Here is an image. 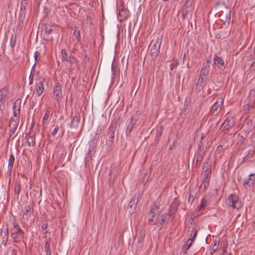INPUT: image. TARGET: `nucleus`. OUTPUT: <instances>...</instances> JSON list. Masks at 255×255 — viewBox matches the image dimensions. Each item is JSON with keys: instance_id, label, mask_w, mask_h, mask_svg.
Masks as SVG:
<instances>
[{"instance_id": "nucleus-48", "label": "nucleus", "mask_w": 255, "mask_h": 255, "mask_svg": "<svg viewBox=\"0 0 255 255\" xmlns=\"http://www.w3.org/2000/svg\"><path fill=\"white\" fill-rule=\"evenodd\" d=\"M52 30V29L51 28V27L49 28V29H47V28H46V31L48 33H50V32Z\"/></svg>"}, {"instance_id": "nucleus-4", "label": "nucleus", "mask_w": 255, "mask_h": 255, "mask_svg": "<svg viewBox=\"0 0 255 255\" xmlns=\"http://www.w3.org/2000/svg\"><path fill=\"white\" fill-rule=\"evenodd\" d=\"M16 107V102H14L13 104V116L14 117H11L9 123V127L10 128L9 134L10 136L12 135L15 130H16V122L15 120V117H16V112L14 110Z\"/></svg>"}, {"instance_id": "nucleus-54", "label": "nucleus", "mask_w": 255, "mask_h": 255, "mask_svg": "<svg viewBox=\"0 0 255 255\" xmlns=\"http://www.w3.org/2000/svg\"><path fill=\"white\" fill-rule=\"evenodd\" d=\"M28 143L29 144V146L31 145L30 141H29V140H28Z\"/></svg>"}, {"instance_id": "nucleus-43", "label": "nucleus", "mask_w": 255, "mask_h": 255, "mask_svg": "<svg viewBox=\"0 0 255 255\" xmlns=\"http://www.w3.org/2000/svg\"><path fill=\"white\" fill-rule=\"evenodd\" d=\"M249 96L250 97H254L255 96V91L254 90H251L249 93Z\"/></svg>"}, {"instance_id": "nucleus-55", "label": "nucleus", "mask_w": 255, "mask_h": 255, "mask_svg": "<svg viewBox=\"0 0 255 255\" xmlns=\"http://www.w3.org/2000/svg\"><path fill=\"white\" fill-rule=\"evenodd\" d=\"M14 190L15 191H16V185L14 186Z\"/></svg>"}, {"instance_id": "nucleus-59", "label": "nucleus", "mask_w": 255, "mask_h": 255, "mask_svg": "<svg viewBox=\"0 0 255 255\" xmlns=\"http://www.w3.org/2000/svg\"><path fill=\"white\" fill-rule=\"evenodd\" d=\"M238 180H239V181H241V179H239V178H238Z\"/></svg>"}, {"instance_id": "nucleus-38", "label": "nucleus", "mask_w": 255, "mask_h": 255, "mask_svg": "<svg viewBox=\"0 0 255 255\" xmlns=\"http://www.w3.org/2000/svg\"><path fill=\"white\" fill-rule=\"evenodd\" d=\"M40 56V53L38 51H35L34 54V57L35 61H36Z\"/></svg>"}, {"instance_id": "nucleus-60", "label": "nucleus", "mask_w": 255, "mask_h": 255, "mask_svg": "<svg viewBox=\"0 0 255 255\" xmlns=\"http://www.w3.org/2000/svg\"><path fill=\"white\" fill-rule=\"evenodd\" d=\"M12 255H16V254L13 253Z\"/></svg>"}, {"instance_id": "nucleus-52", "label": "nucleus", "mask_w": 255, "mask_h": 255, "mask_svg": "<svg viewBox=\"0 0 255 255\" xmlns=\"http://www.w3.org/2000/svg\"><path fill=\"white\" fill-rule=\"evenodd\" d=\"M46 255H51V252L46 251Z\"/></svg>"}, {"instance_id": "nucleus-8", "label": "nucleus", "mask_w": 255, "mask_h": 255, "mask_svg": "<svg viewBox=\"0 0 255 255\" xmlns=\"http://www.w3.org/2000/svg\"><path fill=\"white\" fill-rule=\"evenodd\" d=\"M234 125V119L233 117L227 118L222 124L221 128L222 130L228 129Z\"/></svg>"}, {"instance_id": "nucleus-14", "label": "nucleus", "mask_w": 255, "mask_h": 255, "mask_svg": "<svg viewBox=\"0 0 255 255\" xmlns=\"http://www.w3.org/2000/svg\"><path fill=\"white\" fill-rule=\"evenodd\" d=\"M206 81V78H205L203 77L199 76V78L198 80L196 86V89L198 91H201L203 87L205 86Z\"/></svg>"}, {"instance_id": "nucleus-2", "label": "nucleus", "mask_w": 255, "mask_h": 255, "mask_svg": "<svg viewBox=\"0 0 255 255\" xmlns=\"http://www.w3.org/2000/svg\"><path fill=\"white\" fill-rule=\"evenodd\" d=\"M61 58L62 61L66 66L71 65L72 63L73 57L70 53L67 52L65 49H62L61 51Z\"/></svg>"}, {"instance_id": "nucleus-15", "label": "nucleus", "mask_w": 255, "mask_h": 255, "mask_svg": "<svg viewBox=\"0 0 255 255\" xmlns=\"http://www.w3.org/2000/svg\"><path fill=\"white\" fill-rule=\"evenodd\" d=\"M8 236V232L7 229L4 231H2L1 230L0 232V238H1V243L4 246H5L7 243Z\"/></svg>"}, {"instance_id": "nucleus-10", "label": "nucleus", "mask_w": 255, "mask_h": 255, "mask_svg": "<svg viewBox=\"0 0 255 255\" xmlns=\"http://www.w3.org/2000/svg\"><path fill=\"white\" fill-rule=\"evenodd\" d=\"M128 16V11L123 6L119 9L118 13V17L121 21H123Z\"/></svg>"}, {"instance_id": "nucleus-49", "label": "nucleus", "mask_w": 255, "mask_h": 255, "mask_svg": "<svg viewBox=\"0 0 255 255\" xmlns=\"http://www.w3.org/2000/svg\"><path fill=\"white\" fill-rule=\"evenodd\" d=\"M16 229H17V234L18 233V232L21 231V229L18 225H17Z\"/></svg>"}, {"instance_id": "nucleus-61", "label": "nucleus", "mask_w": 255, "mask_h": 255, "mask_svg": "<svg viewBox=\"0 0 255 255\" xmlns=\"http://www.w3.org/2000/svg\"><path fill=\"white\" fill-rule=\"evenodd\" d=\"M193 232H194V233L195 232H196V233H197V231L194 232V231H193Z\"/></svg>"}, {"instance_id": "nucleus-42", "label": "nucleus", "mask_w": 255, "mask_h": 255, "mask_svg": "<svg viewBox=\"0 0 255 255\" xmlns=\"http://www.w3.org/2000/svg\"><path fill=\"white\" fill-rule=\"evenodd\" d=\"M162 132V129L161 127L160 128L159 130H158L157 131L156 137L157 136H158V137H160V136L161 135Z\"/></svg>"}, {"instance_id": "nucleus-18", "label": "nucleus", "mask_w": 255, "mask_h": 255, "mask_svg": "<svg viewBox=\"0 0 255 255\" xmlns=\"http://www.w3.org/2000/svg\"><path fill=\"white\" fill-rule=\"evenodd\" d=\"M36 95L39 97L43 93L44 91L43 82H42L41 81H39L38 82L36 83Z\"/></svg>"}, {"instance_id": "nucleus-12", "label": "nucleus", "mask_w": 255, "mask_h": 255, "mask_svg": "<svg viewBox=\"0 0 255 255\" xmlns=\"http://www.w3.org/2000/svg\"><path fill=\"white\" fill-rule=\"evenodd\" d=\"M210 69V66L209 64V61H207L206 63H203L202 68L201 70L200 76L206 77L209 74Z\"/></svg>"}, {"instance_id": "nucleus-13", "label": "nucleus", "mask_w": 255, "mask_h": 255, "mask_svg": "<svg viewBox=\"0 0 255 255\" xmlns=\"http://www.w3.org/2000/svg\"><path fill=\"white\" fill-rule=\"evenodd\" d=\"M213 62L218 68L221 69L225 67V64L223 59L218 56H215L213 59Z\"/></svg>"}, {"instance_id": "nucleus-56", "label": "nucleus", "mask_w": 255, "mask_h": 255, "mask_svg": "<svg viewBox=\"0 0 255 255\" xmlns=\"http://www.w3.org/2000/svg\"><path fill=\"white\" fill-rule=\"evenodd\" d=\"M185 57H186V54H184V56H183V59H184L185 58Z\"/></svg>"}, {"instance_id": "nucleus-31", "label": "nucleus", "mask_w": 255, "mask_h": 255, "mask_svg": "<svg viewBox=\"0 0 255 255\" xmlns=\"http://www.w3.org/2000/svg\"><path fill=\"white\" fill-rule=\"evenodd\" d=\"M8 94V90L6 88H3L0 91V94L3 96L4 97H5L6 95Z\"/></svg>"}, {"instance_id": "nucleus-34", "label": "nucleus", "mask_w": 255, "mask_h": 255, "mask_svg": "<svg viewBox=\"0 0 255 255\" xmlns=\"http://www.w3.org/2000/svg\"><path fill=\"white\" fill-rule=\"evenodd\" d=\"M218 249V246L216 243H215L212 248L210 250V254L213 255Z\"/></svg>"}, {"instance_id": "nucleus-47", "label": "nucleus", "mask_w": 255, "mask_h": 255, "mask_svg": "<svg viewBox=\"0 0 255 255\" xmlns=\"http://www.w3.org/2000/svg\"><path fill=\"white\" fill-rule=\"evenodd\" d=\"M251 108H255V99L254 100L253 103L251 105Z\"/></svg>"}, {"instance_id": "nucleus-11", "label": "nucleus", "mask_w": 255, "mask_h": 255, "mask_svg": "<svg viewBox=\"0 0 255 255\" xmlns=\"http://www.w3.org/2000/svg\"><path fill=\"white\" fill-rule=\"evenodd\" d=\"M136 119L133 117L132 116L131 117L130 122L126 129L125 133L127 135V136H128L129 134L132 129H133L135 124L136 123Z\"/></svg>"}, {"instance_id": "nucleus-9", "label": "nucleus", "mask_w": 255, "mask_h": 255, "mask_svg": "<svg viewBox=\"0 0 255 255\" xmlns=\"http://www.w3.org/2000/svg\"><path fill=\"white\" fill-rule=\"evenodd\" d=\"M53 95L55 99L57 101H59L62 97L61 87L59 84H56L54 87Z\"/></svg>"}, {"instance_id": "nucleus-21", "label": "nucleus", "mask_w": 255, "mask_h": 255, "mask_svg": "<svg viewBox=\"0 0 255 255\" xmlns=\"http://www.w3.org/2000/svg\"><path fill=\"white\" fill-rule=\"evenodd\" d=\"M196 236V232H195L193 235V238H190L188 239V240L186 242V244L183 247V249L184 250L187 251L189 249L190 246L192 245V244L193 242L194 241V240Z\"/></svg>"}, {"instance_id": "nucleus-16", "label": "nucleus", "mask_w": 255, "mask_h": 255, "mask_svg": "<svg viewBox=\"0 0 255 255\" xmlns=\"http://www.w3.org/2000/svg\"><path fill=\"white\" fill-rule=\"evenodd\" d=\"M138 201V196L134 195L130 200L129 203V208L132 210V211H133L136 207V205L137 204Z\"/></svg>"}, {"instance_id": "nucleus-57", "label": "nucleus", "mask_w": 255, "mask_h": 255, "mask_svg": "<svg viewBox=\"0 0 255 255\" xmlns=\"http://www.w3.org/2000/svg\"><path fill=\"white\" fill-rule=\"evenodd\" d=\"M13 202L14 203V202H15V201H12V202H11V204H12Z\"/></svg>"}, {"instance_id": "nucleus-44", "label": "nucleus", "mask_w": 255, "mask_h": 255, "mask_svg": "<svg viewBox=\"0 0 255 255\" xmlns=\"http://www.w3.org/2000/svg\"><path fill=\"white\" fill-rule=\"evenodd\" d=\"M201 160H202V157H201L200 156H198L197 157V160H196V164H200V162L201 161Z\"/></svg>"}, {"instance_id": "nucleus-17", "label": "nucleus", "mask_w": 255, "mask_h": 255, "mask_svg": "<svg viewBox=\"0 0 255 255\" xmlns=\"http://www.w3.org/2000/svg\"><path fill=\"white\" fill-rule=\"evenodd\" d=\"M170 217V214L169 213H164L160 217L161 219L159 220L157 222V225H160V226H162L165 221L168 220Z\"/></svg>"}, {"instance_id": "nucleus-3", "label": "nucleus", "mask_w": 255, "mask_h": 255, "mask_svg": "<svg viewBox=\"0 0 255 255\" xmlns=\"http://www.w3.org/2000/svg\"><path fill=\"white\" fill-rule=\"evenodd\" d=\"M224 103V99L222 97L218 98L216 101L214 103L211 109L213 114L217 115L221 110Z\"/></svg>"}, {"instance_id": "nucleus-36", "label": "nucleus", "mask_w": 255, "mask_h": 255, "mask_svg": "<svg viewBox=\"0 0 255 255\" xmlns=\"http://www.w3.org/2000/svg\"><path fill=\"white\" fill-rule=\"evenodd\" d=\"M255 152L254 150H249L248 153L247 155V157L248 158H251L254 155Z\"/></svg>"}, {"instance_id": "nucleus-22", "label": "nucleus", "mask_w": 255, "mask_h": 255, "mask_svg": "<svg viewBox=\"0 0 255 255\" xmlns=\"http://www.w3.org/2000/svg\"><path fill=\"white\" fill-rule=\"evenodd\" d=\"M80 121V118L78 116H74L72 120L71 127L76 128L78 126L79 123Z\"/></svg>"}, {"instance_id": "nucleus-58", "label": "nucleus", "mask_w": 255, "mask_h": 255, "mask_svg": "<svg viewBox=\"0 0 255 255\" xmlns=\"http://www.w3.org/2000/svg\"><path fill=\"white\" fill-rule=\"evenodd\" d=\"M112 70L114 71V67H113V65H112Z\"/></svg>"}, {"instance_id": "nucleus-50", "label": "nucleus", "mask_w": 255, "mask_h": 255, "mask_svg": "<svg viewBox=\"0 0 255 255\" xmlns=\"http://www.w3.org/2000/svg\"><path fill=\"white\" fill-rule=\"evenodd\" d=\"M4 98H5V97H4L3 96H1L0 94V100H2V101L4 102Z\"/></svg>"}, {"instance_id": "nucleus-1", "label": "nucleus", "mask_w": 255, "mask_h": 255, "mask_svg": "<svg viewBox=\"0 0 255 255\" xmlns=\"http://www.w3.org/2000/svg\"><path fill=\"white\" fill-rule=\"evenodd\" d=\"M228 205L236 209H239L241 207V202L239 197L236 195L231 194L227 200Z\"/></svg>"}, {"instance_id": "nucleus-33", "label": "nucleus", "mask_w": 255, "mask_h": 255, "mask_svg": "<svg viewBox=\"0 0 255 255\" xmlns=\"http://www.w3.org/2000/svg\"><path fill=\"white\" fill-rule=\"evenodd\" d=\"M209 165L208 163H205L203 167V170L204 171V172L206 173V175H207L208 173L209 172Z\"/></svg>"}, {"instance_id": "nucleus-7", "label": "nucleus", "mask_w": 255, "mask_h": 255, "mask_svg": "<svg viewBox=\"0 0 255 255\" xmlns=\"http://www.w3.org/2000/svg\"><path fill=\"white\" fill-rule=\"evenodd\" d=\"M255 182V174L251 173L249 175V178L243 182V185L246 188L250 187L254 185Z\"/></svg>"}, {"instance_id": "nucleus-53", "label": "nucleus", "mask_w": 255, "mask_h": 255, "mask_svg": "<svg viewBox=\"0 0 255 255\" xmlns=\"http://www.w3.org/2000/svg\"><path fill=\"white\" fill-rule=\"evenodd\" d=\"M4 102L2 101V100H0V104L2 105L3 104Z\"/></svg>"}, {"instance_id": "nucleus-6", "label": "nucleus", "mask_w": 255, "mask_h": 255, "mask_svg": "<svg viewBox=\"0 0 255 255\" xmlns=\"http://www.w3.org/2000/svg\"><path fill=\"white\" fill-rule=\"evenodd\" d=\"M117 128V123L112 124L110 127V131L107 134V141L112 144L114 141L115 138V133Z\"/></svg>"}, {"instance_id": "nucleus-20", "label": "nucleus", "mask_w": 255, "mask_h": 255, "mask_svg": "<svg viewBox=\"0 0 255 255\" xmlns=\"http://www.w3.org/2000/svg\"><path fill=\"white\" fill-rule=\"evenodd\" d=\"M157 210V207L155 205H153V207L150 209L149 213L147 215V218L148 220L151 222L153 221V218H154L155 216V211Z\"/></svg>"}, {"instance_id": "nucleus-27", "label": "nucleus", "mask_w": 255, "mask_h": 255, "mask_svg": "<svg viewBox=\"0 0 255 255\" xmlns=\"http://www.w3.org/2000/svg\"><path fill=\"white\" fill-rule=\"evenodd\" d=\"M14 218L15 217L13 215L10 216L7 226L12 225L14 228H16V222H15Z\"/></svg>"}, {"instance_id": "nucleus-37", "label": "nucleus", "mask_w": 255, "mask_h": 255, "mask_svg": "<svg viewBox=\"0 0 255 255\" xmlns=\"http://www.w3.org/2000/svg\"><path fill=\"white\" fill-rule=\"evenodd\" d=\"M177 65H178V63L177 62L171 63L170 64V70H173L175 67H177Z\"/></svg>"}, {"instance_id": "nucleus-26", "label": "nucleus", "mask_w": 255, "mask_h": 255, "mask_svg": "<svg viewBox=\"0 0 255 255\" xmlns=\"http://www.w3.org/2000/svg\"><path fill=\"white\" fill-rule=\"evenodd\" d=\"M95 147V143H93L90 145V146L89 147L88 152L87 153V154L86 155V160H85L86 163L88 161V158H89V157H90V154L92 150L94 149Z\"/></svg>"}, {"instance_id": "nucleus-41", "label": "nucleus", "mask_w": 255, "mask_h": 255, "mask_svg": "<svg viewBox=\"0 0 255 255\" xmlns=\"http://www.w3.org/2000/svg\"><path fill=\"white\" fill-rule=\"evenodd\" d=\"M33 77H34V74H32V73H31L29 76V83L30 85L32 84L33 83Z\"/></svg>"}, {"instance_id": "nucleus-28", "label": "nucleus", "mask_w": 255, "mask_h": 255, "mask_svg": "<svg viewBox=\"0 0 255 255\" xmlns=\"http://www.w3.org/2000/svg\"><path fill=\"white\" fill-rule=\"evenodd\" d=\"M74 35L78 41H79L81 39L80 31L77 28H75L74 31Z\"/></svg>"}, {"instance_id": "nucleus-46", "label": "nucleus", "mask_w": 255, "mask_h": 255, "mask_svg": "<svg viewBox=\"0 0 255 255\" xmlns=\"http://www.w3.org/2000/svg\"><path fill=\"white\" fill-rule=\"evenodd\" d=\"M11 236L13 239H15L16 238V233H15V232L11 233Z\"/></svg>"}, {"instance_id": "nucleus-19", "label": "nucleus", "mask_w": 255, "mask_h": 255, "mask_svg": "<svg viewBox=\"0 0 255 255\" xmlns=\"http://www.w3.org/2000/svg\"><path fill=\"white\" fill-rule=\"evenodd\" d=\"M21 11L19 14V19L20 21H22L23 19H24L25 17V6L26 4V2L25 0L21 1Z\"/></svg>"}, {"instance_id": "nucleus-30", "label": "nucleus", "mask_w": 255, "mask_h": 255, "mask_svg": "<svg viewBox=\"0 0 255 255\" xmlns=\"http://www.w3.org/2000/svg\"><path fill=\"white\" fill-rule=\"evenodd\" d=\"M16 43V35H12L10 40V44L11 47H14Z\"/></svg>"}, {"instance_id": "nucleus-24", "label": "nucleus", "mask_w": 255, "mask_h": 255, "mask_svg": "<svg viewBox=\"0 0 255 255\" xmlns=\"http://www.w3.org/2000/svg\"><path fill=\"white\" fill-rule=\"evenodd\" d=\"M210 179L206 175L205 177L204 178L203 181H202L201 184V187L203 186L204 190H206L207 188L209 186V185Z\"/></svg>"}, {"instance_id": "nucleus-51", "label": "nucleus", "mask_w": 255, "mask_h": 255, "mask_svg": "<svg viewBox=\"0 0 255 255\" xmlns=\"http://www.w3.org/2000/svg\"><path fill=\"white\" fill-rule=\"evenodd\" d=\"M221 36H222V35L220 34H218L216 35V37L218 38H220Z\"/></svg>"}, {"instance_id": "nucleus-40", "label": "nucleus", "mask_w": 255, "mask_h": 255, "mask_svg": "<svg viewBox=\"0 0 255 255\" xmlns=\"http://www.w3.org/2000/svg\"><path fill=\"white\" fill-rule=\"evenodd\" d=\"M58 129H59V127H58V126H56V127L54 128V129H53V131H52V135L53 136H55V135L56 134V133H57V131H58Z\"/></svg>"}, {"instance_id": "nucleus-35", "label": "nucleus", "mask_w": 255, "mask_h": 255, "mask_svg": "<svg viewBox=\"0 0 255 255\" xmlns=\"http://www.w3.org/2000/svg\"><path fill=\"white\" fill-rule=\"evenodd\" d=\"M45 252L46 251L51 252L50 249V243L48 241H47L45 243Z\"/></svg>"}, {"instance_id": "nucleus-32", "label": "nucleus", "mask_w": 255, "mask_h": 255, "mask_svg": "<svg viewBox=\"0 0 255 255\" xmlns=\"http://www.w3.org/2000/svg\"><path fill=\"white\" fill-rule=\"evenodd\" d=\"M207 202V201L205 199H203L199 206V210H201L206 205Z\"/></svg>"}, {"instance_id": "nucleus-5", "label": "nucleus", "mask_w": 255, "mask_h": 255, "mask_svg": "<svg viewBox=\"0 0 255 255\" xmlns=\"http://www.w3.org/2000/svg\"><path fill=\"white\" fill-rule=\"evenodd\" d=\"M161 43V40L157 39L156 42L154 44L150 50L151 56L153 58H156L160 51V47Z\"/></svg>"}, {"instance_id": "nucleus-25", "label": "nucleus", "mask_w": 255, "mask_h": 255, "mask_svg": "<svg viewBox=\"0 0 255 255\" xmlns=\"http://www.w3.org/2000/svg\"><path fill=\"white\" fill-rule=\"evenodd\" d=\"M14 161V157L12 154H11L10 155V157H9V160H8V170L12 169V165H13Z\"/></svg>"}, {"instance_id": "nucleus-23", "label": "nucleus", "mask_w": 255, "mask_h": 255, "mask_svg": "<svg viewBox=\"0 0 255 255\" xmlns=\"http://www.w3.org/2000/svg\"><path fill=\"white\" fill-rule=\"evenodd\" d=\"M51 115L50 112L49 110H47L45 113V115L43 118L42 123L44 125H48L49 123V118L50 116Z\"/></svg>"}, {"instance_id": "nucleus-45", "label": "nucleus", "mask_w": 255, "mask_h": 255, "mask_svg": "<svg viewBox=\"0 0 255 255\" xmlns=\"http://www.w3.org/2000/svg\"><path fill=\"white\" fill-rule=\"evenodd\" d=\"M250 107H251V105H250L249 104H246L244 106V109H245V110L248 111L250 109Z\"/></svg>"}, {"instance_id": "nucleus-62", "label": "nucleus", "mask_w": 255, "mask_h": 255, "mask_svg": "<svg viewBox=\"0 0 255 255\" xmlns=\"http://www.w3.org/2000/svg\"><path fill=\"white\" fill-rule=\"evenodd\" d=\"M164 1H167L168 0H163Z\"/></svg>"}, {"instance_id": "nucleus-29", "label": "nucleus", "mask_w": 255, "mask_h": 255, "mask_svg": "<svg viewBox=\"0 0 255 255\" xmlns=\"http://www.w3.org/2000/svg\"><path fill=\"white\" fill-rule=\"evenodd\" d=\"M29 210V206H26L25 207V212L23 214V218L25 217L26 219H27L29 217H30L31 213Z\"/></svg>"}, {"instance_id": "nucleus-39", "label": "nucleus", "mask_w": 255, "mask_h": 255, "mask_svg": "<svg viewBox=\"0 0 255 255\" xmlns=\"http://www.w3.org/2000/svg\"><path fill=\"white\" fill-rule=\"evenodd\" d=\"M195 199V196L193 195H192L191 194H190L189 198H188V202H190L191 204L193 203Z\"/></svg>"}]
</instances>
